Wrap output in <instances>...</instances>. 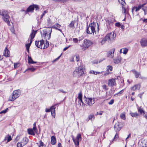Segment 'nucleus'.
<instances>
[{"label":"nucleus","mask_w":147,"mask_h":147,"mask_svg":"<svg viewBox=\"0 0 147 147\" xmlns=\"http://www.w3.org/2000/svg\"><path fill=\"white\" fill-rule=\"evenodd\" d=\"M85 71V69L84 66L83 65H80L76 67L73 73V76L77 78L82 76L84 74Z\"/></svg>","instance_id":"f257e3e1"},{"label":"nucleus","mask_w":147,"mask_h":147,"mask_svg":"<svg viewBox=\"0 0 147 147\" xmlns=\"http://www.w3.org/2000/svg\"><path fill=\"white\" fill-rule=\"evenodd\" d=\"M97 26V28H98V23L93 22L89 25V26L86 29V32L88 34H96L95 31V27Z\"/></svg>","instance_id":"f03ea898"},{"label":"nucleus","mask_w":147,"mask_h":147,"mask_svg":"<svg viewBox=\"0 0 147 147\" xmlns=\"http://www.w3.org/2000/svg\"><path fill=\"white\" fill-rule=\"evenodd\" d=\"M0 15L2 16L3 20L7 23L8 26L11 25L9 21L10 17L7 11L5 10H0Z\"/></svg>","instance_id":"7ed1b4c3"},{"label":"nucleus","mask_w":147,"mask_h":147,"mask_svg":"<svg viewBox=\"0 0 147 147\" xmlns=\"http://www.w3.org/2000/svg\"><path fill=\"white\" fill-rule=\"evenodd\" d=\"M21 94V91L19 90L13 91L12 95L10 96L9 100L11 101H14L16 98L20 96Z\"/></svg>","instance_id":"20e7f679"},{"label":"nucleus","mask_w":147,"mask_h":147,"mask_svg":"<svg viewBox=\"0 0 147 147\" xmlns=\"http://www.w3.org/2000/svg\"><path fill=\"white\" fill-rule=\"evenodd\" d=\"M52 29L51 28H47L43 30V33L42 34V36L44 37H46L47 36H49L48 39H50L51 36V34L52 32Z\"/></svg>","instance_id":"39448f33"},{"label":"nucleus","mask_w":147,"mask_h":147,"mask_svg":"<svg viewBox=\"0 0 147 147\" xmlns=\"http://www.w3.org/2000/svg\"><path fill=\"white\" fill-rule=\"evenodd\" d=\"M92 42L90 40L85 39L82 45V49L86 50L92 44Z\"/></svg>","instance_id":"423d86ee"},{"label":"nucleus","mask_w":147,"mask_h":147,"mask_svg":"<svg viewBox=\"0 0 147 147\" xmlns=\"http://www.w3.org/2000/svg\"><path fill=\"white\" fill-rule=\"evenodd\" d=\"M116 35L113 32L107 34L106 36L108 42L109 43L112 42L115 38Z\"/></svg>","instance_id":"0eeeda50"},{"label":"nucleus","mask_w":147,"mask_h":147,"mask_svg":"<svg viewBox=\"0 0 147 147\" xmlns=\"http://www.w3.org/2000/svg\"><path fill=\"white\" fill-rule=\"evenodd\" d=\"M83 99L85 100L86 103L89 106H92L95 102V100L94 98L93 99L91 98H88L87 99L86 97L84 96Z\"/></svg>","instance_id":"6e6552de"},{"label":"nucleus","mask_w":147,"mask_h":147,"mask_svg":"<svg viewBox=\"0 0 147 147\" xmlns=\"http://www.w3.org/2000/svg\"><path fill=\"white\" fill-rule=\"evenodd\" d=\"M72 137L75 144L76 146H78L79 143L80 139L81 140V134H78L76 139H74V137L73 136H72Z\"/></svg>","instance_id":"1a4fd4ad"},{"label":"nucleus","mask_w":147,"mask_h":147,"mask_svg":"<svg viewBox=\"0 0 147 147\" xmlns=\"http://www.w3.org/2000/svg\"><path fill=\"white\" fill-rule=\"evenodd\" d=\"M115 51V49L113 48L109 51L107 54V57L111 58H113L114 57V53Z\"/></svg>","instance_id":"9d476101"},{"label":"nucleus","mask_w":147,"mask_h":147,"mask_svg":"<svg viewBox=\"0 0 147 147\" xmlns=\"http://www.w3.org/2000/svg\"><path fill=\"white\" fill-rule=\"evenodd\" d=\"M116 79L115 78H112L109 79L108 83V86L113 87L114 86L116 85V84L115 81Z\"/></svg>","instance_id":"9b49d317"},{"label":"nucleus","mask_w":147,"mask_h":147,"mask_svg":"<svg viewBox=\"0 0 147 147\" xmlns=\"http://www.w3.org/2000/svg\"><path fill=\"white\" fill-rule=\"evenodd\" d=\"M144 4L142 5H140L138 6V7H134L132 9V12L133 14L137 11H138L142 7H143Z\"/></svg>","instance_id":"f8f14e48"},{"label":"nucleus","mask_w":147,"mask_h":147,"mask_svg":"<svg viewBox=\"0 0 147 147\" xmlns=\"http://www.w3.org/2000/svg\"><path fill=\"white\" fill-rule=\"evenodd\" d=\"M35 44L36 46L38 48H40L42 49V46L44 44V40H42L40 41H36L35 42Z\"/></svg>","instance_id":"ddd939ff"},{"label":"nucleus","mask_w":147,"mask_h":147,"mask_svg":"<svg viewBox=\"0 0 147 147\" xmlns=\"http://www.w3.org/2000/svg\"><path fill=\"white\" fill-rule=\"evenodd\" d=\"M37 31H35L34 30H32V33L30 34V39L29 40L30 41V43H28V44H30L31 45V43L32 42V39L34 38L35 34L36 33V32Z\"/></svg>","instance_id":"4468645a"},{"label":"nucleus","mask_w":147,"mask_h":147,"mask_svg":"<svg viewBox=\"0 0 147 147\" xmlns=\"http://www.w3.org/2000/svg\"><path fill=\"white\" fill-rule=\"evenodd\" d=\"M108 40L106 36L102 38H99L98 40L99 43L101 45H104L106 42Z\"/></svg>","instance_id":"2eb2a0df"},{"label":"nucleus","mask_w":147,"mask_h":147,"mask_svg":"<svg viewBox=\"0 0 147 147\" xmlns=\"http://www.w3.org/2000/svg\"><path fill=\"white\" fill-rule=\"evenodd\" d=\"M119 123L118 122L116 123L114 125V129L115 131L117 132L120 131L121 129V127L119 126Z\"/></svg>","instance_id":"dca6fc26"},{"label":"nucleus","mask_w":147,"mask_h":147,"mask_svg":"<svg viewBox=\"0 0 147 147\" xmlns=\"http://www.w3.org/2000/svg\"><path fill=\"white\" fill-rule=\"evenodd\" d=\"M141 46L144 47L147 46V39L143 38L140 41Z\"/></svg>","instance_id":"f3484780"},{"label":"nucleus","mask_w":147,"mask_h":147,"mask_svg":"<svg viewBox=\"0 0 147 147\" xmlns=\"http://www.w3.org/2000/svg\"><path fill=\"white\" fill-rule=\"evenodd\" d=\"M57 104H56L52 106L50 108V111L51 112V115L55 117V106Z\"/></svg>","instance_id":"a211bd4d"},{"label":"nucleus","mask_w":147,"mask_h":147,"mask_svg":"<svg viewBox=\"0 0 147 147\" xmlns=\"http://www.w3.org/2000/svg\"><path fill=\"white\" fill-rule=\"evenodd\" d=\"M9 53L10 52L7 49V47H6L4 49L3 52V55L5 57H9L10 56Z\"/></svg>","instance_id":"6ab92c4d"},{"label":"nucleus","mask_w":147,"mask_h":147,"mask_svg":"<svg viewBox=\"0 0 147 147\" xmlns=\"http://www.w3.org/2000/svg\"><path fill=\"white\" fill-rule=\"evenodd\" d=\"M107 22V25L108 28H110L111 26L112 25V21L111 20L110 18H108L106 20Z\"/></svg>","instance_id":"aec40b11"},{"label":"nucleus","mask_w":147,"mask_h":147,"mask_svg":"<svg viewBox=\"0 0 147 147\" xmlns=\"http://www.w3.org/2000/svg\"><path fill=\"white\" fill-rule=\"evenodd\" d=\"M140 88V84H136L131 88L132 90H139Z\"/></svg>","instance_id":"412c9836"},{"label":"nucleus","mask_w":147,"mask_h":147,"mask_svg":"<svg viewBox=\"0 0 147 147\" xmlns=\"http://www.w3.org/2000/svg\"><path fill=\"white\" fill-rule=\"evenodd\" d=\"M121 60V58L119 56H118L116 58L114 59L113 61L115 63L118 64L120 62Z\"/></svg>","instance_id":"4be33fe9"},{"label":"nucleus","mask_w":147,"mask_h":147,"mask_svg":"<svg viewBox=\"0 0 147 147\" xmlns=\"http://www.w3.org/2000/svg\"><path fill=\"white\" fill-rule=\"evenodd\" d=\"M28 141V139L26 137H25L23 138L21 141V142L22 143V144L24 146L27 144Z\"/></svg>","instance_id":"5701e85b"},{"label":"nucleus","mask_w":147,"mask_h":147,"mask_svg":"<svg viewBox=\"0 0 147 147\" xmlns=\"http://www.w3.org/2000/svg\"><path fill=\"white\" fill-rule=\"evenodd\" d=\"M49 45V42L47 40L45 41V42L44 40V44L43 45H42V49H44L47 48L48 47Z\"/></svg>","instance_id":"b1692460"},{"label":"nucleus","mask_w":147,"mask_h":147,"mask_svg":"<svg viewBox=\"0 0 147 147\" xmlns=\"http://www.w3.org/2000/svg\"><path fill=\"white\" fill-rule=\"evenodd\" d=\"M34 10V6L33 5H30L27 8L26 11L28 12H33Z\"/></svg>","instance_id":"393cba45"},{"label":"nucleus","mask_w":147,"mask_h":147,"mask_svg":"<svg viewBox=\"0 0 147 147\" xmlns=\"http://www.w3.org/2000/svg\"><path fill=\"white\" fill-rule=\"evenodd\" d=\"M28 133L29 134L34 136L35 135L34 131L32 129H28Z\"/></svg>","instance_id":"a878e982"},{"label":"nucleus","mask_w":147,"mask_h":147,"mask_svg":"<svg viewBox=\"0 0 147 147\" xmlns=\"http://www.w3.org/2000/svg\"><path fill=\"white\" fill-rule=\"evenodd\" d=\"M51 144L53 145H54L56 142L55 137L54 136H52L51 137Z\"/></svg>","instance_id":"bb28decb"},{"label":"nucleus","mask_w":147,"mask_h":147,"mask_svg":"<svg viewBox=\"0 0 147 147\" xmlns=\"http://www.w3.org/2000/svg\"><path fill=\"white\" fill-rule=\"evenodd\" d=\"M28 62L29 63L31 64L36 63V62L33 61L31 57L29 56H28Z\"/></svg>","instance_id":"cd10ccee"},{"label":"nucleus","mask_w":147,"mask_h":147,"mask_svg":"<svg viewBox=\"0 0 147 147\" xmlns=\"http://www.w3.org/2000/svg\"><path fill=\"white\" fill-rule=\"evenodd\" d=\"M132 71L133 73L135 74V76L136 78H138L139 76L140 75V73L138 72L135 70H132Z\"/></svg>","instance_id":"c85d7f7f"},{"label":"nucleus","mask_w":147,"mask_h":147,"mask_svg":"<svg viewBox=\"0 0 147 147\" xmlns=\"http://www.w3.org/2000/svg\"><path fill=\"white\" fill-rule=\"evenodd\" d=\"M138 112L140 113V114L143 115L145 114L144 111L142 109L141 107L138 108Z\"/></svg>","instance_id":"c756f323"},{"label":"nucleus","mask_w":147,"mask_h":147,"mask_svg":"<svg viewBox=\"0 0 147 147\" xmlns=\"http://www.w3.org/2000/svg\"><path fill=\"white\" fill-rule=\"evenodd\" d=\"M9 23H10V25H11V26L12 25L13 26L12 27L10 28V30L11 32L13 33L14 32V28L13 25V23L11 22V23H10V22H9Z\"/></svg>","instance_id":"7c9ffc66"},{"label":"nucleus","mask_w":147,"mask_h":147,"mask_svg":"<svg viewBox=\"0 0 147 147\" xmlns=\"http://www.w3.org/2000/svg\"><path fill=\"white\" fill-rule=\"evenodd\" d=\"M114 93V91L112 90L111 89L110 90L109 92H108L107 91L106 92V93L108 95H111Z\"/></svg>","instance_id":"2f4dec72"},{"label":"nucleus","mask_w":147,"mask_h":147,"mask_svg":"<svg viewBox=\"0 0 147 147\" xmlns=\"http://www.w3.org/2000/svg\"><path fill=\"white\" fill-rule=\"evenodd\" d=\"M68 26L69 27L74 28V22L72 21Z\"/></svg>","instance_id":"473e14b6"},{"label":"nucleus","mask_w":147,"mask_h":147,"mask_svg":"<svg viewBox=\"0 0 147 147\" xmlns=\"http://www.w3.org/2000/svg\"><path fill=\"white\" fill-rule=\"evenodd\" d=\"M94 116L93 114L90 115L88 116V120H91L92 121V119H94Z\"/></svg>","instance_id":"72a5a7b5"},{"label":"nucleus","mask_w":147,"mask_h":147,"mask_svg":"<svg viewBox=\"0 0 147 147\" xmlns=\"http://www.w3.org/2000/svg\"><path fill=\"white\" fill-rule=\"evenodd\" d=\"M36 70V68L33 67H32L29 68L27 69H26V70L25 71V72L27 71H28V70H30L32 72H33L34 71Z\"/></svg>","instance_id":"f704fd0d"},{"label":"nucleus","mask_w":147,"mask_h":147,"mask_svg":"<svg viewBox=\"0 0 147 147\" xmlns=\"http://www.w3.org/2000/svg\"><path fill=\"white\" fill-rule=\"evenodd\" d=\"M120 117L121 118L124 120H125V119L126 118H125V114L124 113H122L120 115Z\"/></svg>","instance_id":"c9c22d12"},{"label":"nucleus","mask_w":147,"mask_h":147,"mask_svg":"<svg viewBox=\"0 0 147 147\" xmlns=\"http://www.w3.org/2000/svg\"><path fill=\"white\" fill-rule=\"evenodd\" d=\"M113 67L111 65H108L107 67V70L108 72H109V71H111L112 70Z\"/></svg>","instance_id":"e433bc0d"},{"label":"nucleus","mask_w":147,"mask_h":147,"mask_svg":"<svg viewBox=\"0 0 147 147\" xmlns=\"http://www.w3.org/2000/svg\"><path fill=\"white\" fill-rule=\"evenodd\" d=\"M139 147H147V144L146 143H139Z\"/></svg>","instance_id":"4c0bfd02"},{"label":"nucleus","mask_w":147,"mask_h":147,"mask_svg":"<svg viewBox=\"0 0 147 147\" xmlns=\"http://www.w3.org/2000/svg\"><path fill=\"white\" fill-rule=\"evenodd\" d=\"M61 26V25L57 23L55 24L53 26V28H54L57 29V28H60Z\"/></svg>","instance_id":"58836bf2"},{"label":"nucleus","mask_w":147,"mask_h":147,"mask_svg":"<svg viewBox=\"0 0 147 147\" xmlns=\"http://www.w3.org/2000/svg\"><path fill=\"white\" fill-rule=\"evenodd\" d=\"M82 94L81 91H80L78 94V98L79 100L82 99Z\"/></svg>","instance_id":"ea45409f"},{"label":"nucleus","mask_w":147,"mask_h":147,"mask_svg":"<svg viewBox=\"0 0 147 147\" xmlns=\"http://www.w3.org/2000/svg\"><path fill=\"white\" fill-rule=\"evenodd\" d=\"M45 145H44V143L41 141H39V147H45Z\"/></svg>","instance_id":"a19ab883"},{"label":"nucleus","mask_w":147,"mask_h":147,"mask_svg":"<svg viewBox=\"0 0 147 147\" xmlns=\"http://www.w3.org/2000/svg\"><path fill=\"white\" fill-rule=\"evenodd\" d=\"M119 2L123 5H124L125 4L124 0H118Z\"/></svg>","instance_id":"79ce46f5"},{"label":"nucleus","mask_w":147,"mask_h":147,"mask_svg":"<svg viewBox=\"0 0 147 147\" xmlns=\"http://www.w3.org/2000/svg\"><path fill=\"white\" fill-rule=\"evenodd\" d=\"M102 87L103 89L105 91H107L108 89V88H107V86L105 84L103 85L102 86Z\"/></svg>","instance_id":"37998d69"},{"label":"nucleus","mask_w":147,"mask_h":147,"mask_svg":"<svg viewBox=\"0 0 147 147\" xmlns=\"http://www.w3.org/2000/svg\"><path fill=\"white\" fill-rule=\"evenodd\" d=\"M7 136V141L6 143H7L8 142H9L12 140V138L11 137V136H9V135Z\"/></svg>","instance_id":"c03bdc74"},{"label":"nucleus","mask_w":147,"mask_h":147,"mask_svg":"<svg viewBox=\"0 0 147 147\" xmlns=\"http://www.w3.org/2000/svg\"><path fill=\"white\" fill-rule=\"evenodd\" d=\"M122 50H123V53L124 54H126L127 53L128 50L127 48H124L122 49Z\"/></svg>","instance_id":"a18cd8bd"},{"label":"nucleus","mask_w":147,"mask_h":147,"mask_svg":"<svg viewBox=\"0 0 147 147\" xmlns=\"http://www.w3.org/2000/svg\"><path fill=\"white\" fill-rule=\"evenodd\" d=\"M130 114L132 117H136L138 115V114L136 113H130Z\"/></svg>","instance_id":"49530a36"},{"label":"nucleus","mask_w":147,"mask_h":147,"mask_svg":"<svg viewBox=\"0 0 147 147\" xmlns=\"http://www.w3.org/2000/svg\"><path fill=\"white\" fill-rule=\"evenodd\" d=\"M24 146L22 142H18L17 144V147H22Z\"/></svg>","instance_id":"de8ad7c7"},{"label":"nucleus","mask_w":147,"mask_h":147,"mask_svg":"<svg viewBox=\"0 0 147 147\" xmlns=\"http://www.w3.org/2000/svg\"><path fill=\"white\" fill-rule=\"evenodd\" d=\"M26 49H27V51L28 53L29 52V47L30 46V44H27L26 45Z\"/></svg>","instance_id":"09e8293b"},{"label":"nucleus","mask_w":147,"mask_h":147,"mask_svg":"<svg viewBox=\"0 0 147 147\" xmlns=\"http://www.w3.org/2000/svg\"><path fill=\"white\" fill-rule=\"evenodd\" d=\"M73 40L74 42L75 43H77L78 41H80V40H78L77 38H73Z\"/></svg>","instance_id":"8fccbe9b"},{"label":"nucleus","mask_w":147,"mask_h":147,"mask_svg":"<svg viewBox=\"0 0 147 147\" xmlns=\"http://www.w3.org/2000/svg\"><path fill=\"white\" fill-rule=\"evenodd\" d=\"M33 5L34 6V9L35 8L36 10H38L39 9L38 6V5L33 4Z\"/></svg>","instance_id":"3c124183"},{"label":"nucleus","mask_w":147,"mask_h":147,"mask_svg":"<svg viewBox=\"0 0 147 147\" xmlns=\"http://www.w3.org/2000/svg\"><path fill=\"white\" fill-rule=\"evenodd\" d=\"M74 57H75L76 60L77 62H78L80 61V57L78 55H76L74 56Z\"/></svg>","instance_id":"603ef678"},{"label":"nucleus","mask_w":147,"mask_h":147,"mask_svg":"<svg viewBox=\"0 0 147 147\" xmlns=\"http://www.w3.org/2000/svg\"><path fill=\"white\" fill-rule=\"evenodd\" d=\"M58 92H62L63 93L65 94L66 93V92L64 91L63 89H60L58 90Z\"/></svg>","instance_id":"864d4df0"},{"label":"nucleus","mask_w":147,"mask_h":147,"mask_svg":"<svg viewBox=\"0 0 147 147\" xmlns=\"http://www.w3.org/2000/svg\"><path fill=\"white\" fill-rule=\"evenodd\" d=\"M8 108H7L5 110L2 111L1 112H0V114L5 113L8 111Z\"/></svg>","instance_id":"5fc2aeb1"},{"label":"nucleus","mask_w":147,"mask_h":147,"mask_svg":"<svg viewBox=\"0 0 147 147\" xmlns=\"http://www.w3.org/2000/svg\"><path fill=\"white\" fill-rule=\"evenodd\" d=\"M90 73V74H93L94 75H96V71H94L93 70H91L89 72Z\"/></svg>","instance_id":"6e6d98bb"},{"label":"nucleus","mask_w":147,"mask_h":147,"mask_svg":"<svg viewBox=\"0 0 147 147\" xmlns=\"http://www.w3.org/2000/svg\"><path fill=\"white\" fill-rule=\"evenodd\" d=\"M47 12L46 10H45L44 11L43 13L42 14L41 16V19H42V17L45 15V13H47Z\"/></svg>","instance_id":"4d7b16f0"},{"label":"nucleus","mask_w":147,"mask_h":147,"mask_svg":"<svg viewBox=\"0 0 147 147\" xmlns=\"http://www.w3.org/2000/svg\"><path fill=\"white\" fill-rule=\"evenodd\" d=\"M118 134H115V137H114V138L113 140V141H112L110 143V144H112V142H113V141L114 140H115V138H118Z\"/></svg>","instance_id":"13d9d810"},{"label":"nucleus","mask_w":147,"mask_h":147,"mask_svg":"<svg viewBox=\"0 0 147 147\" xmlns=\"http://www.w3.org/2000/svg\"><path fill=\"white\" fill-rule=\"evenodd\" d=\"M114 102V101L113 99H112L109 102H108V104L109 105H112L113 103Z\"/></svg>","instance_id":"bf43d9fd"},{"label":"nucleus","mask_w":147,"mask_h":147,"mask_svg":"<svg viewBox=\"0 0 147 147\" xmlns=\"http://www.w3.org/2000/svg\"><path fill=\"white\" fill-rule=\"evenodd\" d=\"M68 0H60V3H65L67 2Z\"/></svg>","instance_id":"052dcab7"},{"label":"nucleus","mask_w":147,"mask_h":147,"mask_svg":"<svg viewBox=\"0 0 147 147\" xmlns=\"http://www.w3.org/2000/svg\"><path fill=\"white\" fill-rule=\"evenodd\" d=\"M123 92V90H121L120 92H118L116 94H119L120 95V94H121Z\"/></svg>","instance_id":"680f3d73"},{"label":"nucleus","mask_w":147,"mask_h":147,"mask_svg":"<svg viewBox=\"0 0 147 147\" xmlns=\"http://www.w3.org/2000/svg\"><path fill=\"white\" fill-rule=\"evenodd\" d=\"M18 65H19V64L18 63H15L14 64V68H17L18 67Z\"/></svg>","instance_id":"e2e57ef3"},{"label":"nucleus","mask_w":147,"mask_h":147,"mask_svg":"<svg viewBox=\"0 0 147 147\" xmlns=\"http://www.w3.org/2000/svg\"><path fill=\"white\" fill-rule=\"evenodd\" d=\"M71 46V45H69L68 46V47H65V48L63 49V51H66L67 49L70 46Z\"/></svg>","instance_id":"0e129e2a"},{"label":"nucleus","mask_w":147,"mask_h":147,"mask_svg":"<svg viewBox=\"0 0 147 147\" xmlns=\"http://www.w3.org/2000/svg\"><path fill=\"white\" fill-rule=\"evenodd\" d=\"M115 25L116 26L118 27H120V26H121V24L119 23H115Z\"/></svg>","instance_id":"69168bd1"},{"label":"nucleus","mask_w":147,"mask_h":147,"mask_svg":"<svg viewBox=\"0 0 147 147\" xmlns=\"http://www.w3.org/2000/svg\"><path fill=\"white\" fill-rule=\"evenodd\" d=\"M110 73L109 72H106L105 73L104 75L105 76H106L107 75H108Z\"/></svg>","instance_id":"338daca9"},{"label":"nucleus","mask_w":147,"mask_h":147,"mask_svg":"<svg viewBox=\"0 0 147 147\" xmlns=\"http://www.w3.org/2000/svg\"><path fill=\"white\" fill-rule=\"evenodd\" d=\"M45 111L46 112H49L50 111V109H46L45 110Z\"/></svg>","instance_id":"774afa93"}]
</instances>
